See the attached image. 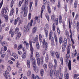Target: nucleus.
<instances>
[{
	"label": "nucleus",
	"instance_id": "1",
	"mask_svg": "<svg viewBox=\"0 0 79 79\" xmlns=\"http://www.w3.org/2000/svg\"><path fill=\"white\" fill-rule=\"evenodd\" d=\"M32 23H33V20L31 19V22L28 24V26L25 25L24 27L23 31L24 32H29V30H30V28L29 26L31 27L32 25Z\"/></svg>",
	"mask_w": 79,
	"mask_h": 79
},
{
	"label": "nucleus",
	"instance_id": "2",
	"mask_svg": "<svg viewBox=\"0 0 79 79\" xmlns=\"http://www.w3.org/2000/svg\"><path fill=\"white\" fill-rule=\"evenodd\" d=\"M7 10L8 9L7 8L5 9L3 8L1 13V15L3 16H4V17L5 19L6 22H7V21H8V16L5 15H6Z\"/></svg>",
	"mask_w": 79,
	"mask_h": 79
},
{
	"label": "nucleus",
	"instance_id": "3",
	"mask_svg": "<svg viewBox=\"0 0 79 79\" xmlns=\"http://www.w3.org/2000/svg\"><path fill=\"white\" fill-rule=\"evenodd\" d=\"M58 66L57 64H54V76L56 77L57 79H58L59 78V71L58 70H56V67Z\"/></svg>",
	"mask_w": 79,
	"mask_h": 79
},
{
	"label": "nucleus",
	"instance_id": "4",
	"mask_svg": "<svg viewBox=\"0 0 79 79\" xmlns=\"http://www.w3.org/2000/svg\"><path fill=\"white\" fill-rule=\"evenodd\" d=\"M19 28L18 27H16L15 31V34H17L16 36V39H19L21 37V33L20 32H19Z\"/></svg>",
	"mask_w": 79,
	"mask_h": 79
},
{
	"label": "nucleus",
	"instance_id": "5",
	"mask_svg": "<svg viewBox=\"0 0 79 79\" xmlns=\"http://www.w3.org/2000/svg\"><path fill=\"white\" fill-rule=\"evenodd\" d=\"M71 48L69 46L68 47V48L67 49V52L66 54V57L65 58V59L66 60V61H69V56H70V48Z\"/></svg>",
	"mask_w": 79,
	"mask_h": 79
},
{
	"label": "nucleus",
	"instance_id": "6",
	"mask_svg": "<svg viewBox=\"0 0 79 79\" xmlns=\"http://www.w3.org/2000/svg\"><path fill=\"white\" fill-rule=\"evenodd\" d=\"M37 20L38 23H40V16L37 17L36 16L34 19V20L33 21V26H34L35 24H36V21Z\"/></svg>",
	"mask_w": 79,
	"mask_h": 79
},
{
	"label": "nucleus",
	"instance_id": "7",
	"mask_svg": "<svg viewBox=\"0 0 79 79\" xmlns=\"http://www.w3.org/2000/svg\"><path fill=\"white\" fill-rule=\"evenodd\" d=\"M42 43L43 44V48H45L46 50L48 49V43L45 41V40L44 39L43 40Z\"/></svg>",
	"mask_w": 79,
	"mask_h": 79
},
{
	"label": "nucleus",
	"instance_id": "8",
	"mask_svg": "<svg viewBox=\"0 0 79 79\" xmlns=\"http://www.w3.org/2000/svg\"><path fill=\"white\" fill-rule=\"evenodd\" d=\"M6 79H10V74L8 71L6 70L5 71V74L4 75Z\"/></svg>",
	"mask_w": 79,
	"mask_h": 79
},
{
	"label": "nucleus",
	"instance_id": "9",
	"mask_svg": "<svg viewBox=\"0 0 79 79\" xmlns=\"http://www.w3.org/2000/svg\"><path fill=\"white\" fill-rule=\"evenodd\" d=\"M21 10L24 11V12H27L28 11V10L29 8L27 6H25L24 7V6H22Z\"/></svg>",
	"mask_w": 79,
	"mask_h": 79
},
{
	"label": "nucleus",
	"instance_id": "10",
	"mask_svg": "<svg viewBox=\"0 0 79 79\" xmlns=\"http://www.w3.org/2000/svg\"><path fill=\"white\" fill-rule=\"evenodd\" d=\"M29 44L30 45V50L31 51V53H33L34 52V48L32 47V41H31L29 42Z\"/></svg>",
	"mask_w": 79,
	"mask_h": 79
},
{
	"label": "nucleus",
	"instance_id": "11",
	"mask_svg": "<svg viewBox=\"0 0 79 79\" xmlns=\"http://www.w3.org/2000/svg\"><path fill=\"white\" fill-rule=\"evenodd\" d=\"M45 10V6L43 5L41 8V11L40 16L41 18H42V13H43V11H44Z\"/></svg>",
	"mask_w": 79,
	"mask_h": 79
},
{
	"label": "nucleus",
	"instance_id": "12",
	"mask_svg": "<svg viewBox=\"0 0 79 79\" xmlns=\"http://www.w3.org/2000/svg\"><path fill=\"white\" fill-rule=\"evenodd\" d=\"M11 56H13L15 59H18V56L15 52H13L11 55Z\"/></svg>",
	"mask_w": 79,
	"mask_h": 79
},
{
	"label": "nucleus",
	"instance_id": "13",
	"mask_svg": "<svg viewBox=\"0 0 79 79\" xmlns=\"http://www.w3.org/2000/svg\"><path fill=\"white\" fill-rule=\"evenodd\" d=\"M20 19V18H19V17H18L17 19H15V20L14 22V24L15 25H16L18 22L19 21Z\"/></svg>",
	"mask_w": 79,
	"mask_h": 79
},
{
	"label": "nucleus",
	"instance_id": "14",
	"mask_svg": "<svg viewBox=\"0 0 79 79\" xmlns=\"http://www.w3.org/2000/svg\"><path fill=\"white\" fill-rule=\"evenodd\" d=\"M35 59H34L33 60V68L34 69L35 68L37 67L36 66V64H35Z\"/></svg>",
	"mask_w": 79,
	"mask_h": 79
},
{
	"label": "nucleus",
	"instance_id": "15",
	"mask_svg": "<svg viewBox=\"0 0 79 79\" xmlns=\"http://www.w3.org/2000/svg\"><path fill=\"white\" fill-rule=\"evenodd\" d=\"M59 71L60 73L59 75V79H62L63 78V74L61 73V68H59Z\"/></svg>",
	"mask_w": 79,
	"mask_h": 79
},
{
	"label": "nucleus",
	"instance_id": "16",
	"mask_svg": "<svg viewBox=\"0 0 79 79\" xmlns=\"http://www.w3.org/2000/svg\"><path fill=\"white\" fill-rule=\"evenodd\" d=\"M0 26H1L2 27H4L5 26V23H3V21L2 20V19H0Z\"/></svg>",
	"mask_w": 79,
	"mask_h": 79
},
{
	"label": "nucleus",
	"instance_id": "17",
	"mask_svg": "<svg viewBox=\"0 0 79 79\" xmlns=\"http://www.w3.org/2000/svg\"><path fill=\"white\" fill-rule=\"evenodd\" d=\"M37 31V27H34L32 29V33L33 34H35Z\"/></svg>",
	"mask_w": 79,
	"mask_h": 79
},
{
	"label": "nucleus",
	"instance_id": "18",
	"mask_svg": "<svg viewBox=\"0 0 79 79\" xmlns=\"http://www.w3.org/2000/svg\"><path fill=\"white\" fill-rule=\"evenodd\" d=\"M27 55L26 54V52H24L22 56V57L23 59H24L26 58Z\"/></svg>",
	"mask_w": 79,
	"mask_h": 79
},
{
	"label": "nucleus",
	"instance_id": "19",
	"mask_svg": "<svg viewBox=\"0 0 79 79\" xmlns=\"http://www.w3.org/2000/svg\"><path fill=\"white\" fill-rule=\"evenodd\" d=\"M64 46L66 47L67 45V39L66 38H64Z\"/></svg>",
	"mask_w": 79,
	"mask_h": 79
},
{
	"label": "nucleus",
	"instance_id": "20",
	"mask_svg": "<svg viewBox=\"0 0 79 79\" xmlns=\"http://www.w3.org/2000/svg\"><path fill=\"white\" fill-rule=\"evenodd\" d=\"M54 39L55 42H56V44H58V38L56 37V35L55 34V33H54Z\"/></svg>",
	"mask_w": 79,
	"mask_h": 79
},
{
	"label": "nucleus",
	"instance_id": "21",
	"mask_svg": "<svg viewBox=\"0 0 79 79\" xmlns=\"http://www.w3.org/2000/svg\"><path fill=\"white\" fill-rule=\"evenodd\" d=\"M54 39L55 42H56V44H58V38L56 37V35L55 34V33H54Z\"/></svg>",
	"mask_w": 79,
	"mask_h": 79
},
{
	"label": "nucleus",
	"instance_id": "22",
	"mask_svg": "<svg viewBox=\"0 0 79 79\" xmlns=\"http://www.w3.org/2000/svg\"><path fill=\"white\" fill-rule=\"evenodd\" d=\"M69 69V70H71V60H69L68 64Z\"/></svg>",
	"mask_w": 79,
	"mask_h": 79
},
{
	"label": "nucleus",
	"instance_id": "23",
	"mask_svg": "<svg viewBox=\"0 0 79 79\" xmlns=\"http://www.w3.org/2000/svg\"><path fill=\"white\" fill-rule=\"evenodd\" d=\"M48 66L50 69H52L53 68V64L51 62H49Z\"/></svg>",
	"mask_w": 79,
	"mask_h": 79
},
{
	"label": "nucleus",
	"instance_id": "24",
	"mask_svg": "<svg viewBox=\"0 0 79 79\" xmlns=\"http://www.w3.org/2000/svg\"><path fill=\"white\" fill-rule=\"evenodd\" d=\"M1 44L2 46L5 47L6 45H7V43L6 42L3 41L1 43Z\"/></svg>",
	"mask_w": 79,
	"mask_h": 79
},
{
	"label": "nucleus",
	"instance_id": "25",
	"mask_svg": "<svg viewBox=\"0 0 79 79\" xmlns=\"http://www.w3.org/2000/svg\"><path fill=\"white\" fill-rule=\"evenodd\" d=\"M36 58V60H37V63L38 65V66H40V58H39V57H38Z\"/></svg>",
	"mask_w": 79,
	"mask_h": 79
},
{
	"label": "nucleus",
	"instance_id": "26",
	"mask_svg": "<svg viewBox=\"0 0 79 79\" xmlns=\"http://www.w3.org/2000/svg\"><path fill=\"white\" fill-rule=\"evenodd\" d=\"M27 65L28 66V68H30V67H31V64L30 63V60H27Z\"/></svg>",
	"mask_w": 79,
	"mask_h": 79
},
{
	"label": "nucleus",
	"instance_id": "27",
	"mask_svg": "<svg viewBox=\"0 0 79 79\" xmlns=\"http://www.w3.org/2000/svg\"><path fill=\"white\" fill-rule=\"evenodd\" d=\"M52 35H53V32L52 31H50V33L49 34V40H51V38H52Z\"/></svg>",
	"mask_w": 79,
	"mask_h": 79
},
{
	"label": "nucleus",
	"instance_id": "28",
	"mask_svg": "<svg viewBox=\"0 0 79 79\" xmlns=\"http://www.w3.org/2000/svg\"><path fill=\"white\" fill-rule=\"evenodd\" d=\"M55 54L56 58H57V59H58L59 58H60V55H59V54L58 52H56L55 53Z\"/></svg>",
	"mask_w": 79,
	"mask_h": 79
},
{
	"label": "nucleus",
	"instance_id": "29",
	"mask_svg": "<svg viewBox=\"0 0 79 79\" xmlns=\"http://www.w3.org/2000/svg\"><path fill=\"white\" fill-rule=\"evenodd\" d=\"M44 31L45 32V35H46V37H47V36L48 35V30H47L46 28H44Z\"/></svg>",
	"mask_w": 79,
	"mask_h": 79
},
{
	"label": "nucleus",
	"instance_id": "30",
	"mask_svg": "<svg viewBox=\"0 0 79 79\" xmlns=\"http://www.w3.org/2000/svg\"><path fill=\"white\" fill-rule=\"evenodd\" d=\"M62 20L63 19H62V16L61 15L59 16V23H62Z\"/></svg>",
	"mask_w": 79,
	"mask_h": 79
},
{
	"label": "nucleus",
	"instance_id": "31",
	"mask_svg": "<svg viewBox=\"0 0 79 79\" xmlns=\"http://www.w3.org/2000/svg\"><path fill=\"white\" fill-rule=\"evenodd\" d=\"M34 70L35 71V73H37L38 72H39V69L38 68H37V67H35L34 68H33Z\"/></svg>",
	"mask_w": 79,
	"mask_h": 79
},
{
	"label": "nucleus",
	"instance_id": "32",
	"mask_svg": "<svg viewBox=\"0 0 79 79\" xmlns=\"http://www.w3.org/2000/svg\"><path fill=\"white\" fill-rule=\"evenodd\" d=\"M64 76L66 79H69V73H67L66 74H64Z\"/></svg>",
	"mask_w": 79,
	"mask_h": 79
},
{
	"label": "nucleus",
	"instance_id": "33",
	"mask_svg": "<svg viewBox=\"0 0 79 79\" xmlns=\"http://www.w3.org/2000/svg\"><path fill=\"white\" fill-rule=\"evenodd\" d=\"M44 70L43 69H41L40 71V73L41 74V76H44Z\"/></svg>",
	"mask_w": 79,
	"mask_h": 79
},
{
	"label": "nucleus",
	"instance_id": "34",
	"mask_svg": "<svg viewBox=\"0 0 79 79\" xmlns=\"http://www.w3.org/2000/svg\"><path fill=\"white\" fill-rule=\"evenodd\" d=\"M77 1L75 0L74 3V6L75 8H77Z\"/></svg>",
	"mask_w": 79,
	"mask_h": 79
},
{
	"label": "nucleus",
	"instance_id": "35",
	"mask_svg": "<svg viewBox=\"0 0 79 79\" xmlns=\"http://www.w3.org/2000/svg\"><path fill=\"white\" fill-rule=\"evenodd\" d=\"M79 76V74H75L73 76V78L74 79H77V77H78V76Z\"/></svg>",
	"mask_w": 79,
	"mask_h": 79
},
{
	"label": "nucleus",
	"instance_id": "36",
	"mask_svg": "<svg viewBox=\"0 0 79 79\" xmlns=\"http://www.w3.org/2000/svg\"><path fill=\"white\" fill-rule=\"evenodd\" d=\"M7 70H8L9 71H11V67H10V65H8L7 66Z\"/></svg>",
	"mask_w": 79,
	"mask_h": 79
},
{
	"label": "nucleus",
	"instance_id": "37",
	"mask_svg": "<svg viewBox=\"0 0 79 79\" xmlns=\"http://www.w3.org/2000/svg\"><path fill=\"white\" fill-rule=\"evenodd\" d=\"M45 61L46 62H48V54H46L45 56Z\"/></svg>",
	"mask_w": 79,
	"mask_h": 79
},
{
	"label": "nucleus",
	"instance_id": "38",
	"mask_svg": "<svg viewBox=\"0 0 79 79\" xmlns=\"http://www.w3.org/2000/svg\"><path fill=\"white\" fill-rule=\"evenodd\" d=\"M24 5L25 6L28 5V0H25Z\"/></svg>",
	"mask_w": 79,
	"mask_h": 79
},
{
	"label": "nucleus",
	"instance_id": "39",
	"mask_svg": "<svg viewBox=\"0 0 79 79\" xmlns=\"http://www.w3.org/2000/svg\"><path fill=\"white\" fill-rule=\"evenodd\" d=\"M50 75L51 77H52V76H53V70L51 69L50 71Z\"/></svg>",
	"mask_w": 79,
	"mask_h": 79
},
{
	"label": "nucleus",
	"instance_id": "40",
	"mask_svg": "<svg viewBox=\"0 0 79 79\" xmlns=\"http://www.w3.org/2000/svg\"><path fill=\"white\" fill-rule=\"evenodd\" d=\"M36 47L37 49L38 50L40 49V46L39 45V43H38L37 42L36 43Z\"/></svg>",
	"mask_w": 79,
	"mask_h": 79
},
{
	"label": "nucleus",
	"instance_id": "41",
	"mask_svg": "<svg viewBox=\"0 0 79 79\" xmlns=\"http://www.w3.org/2000/svg\"><path fill=\"white\" fill-rule=\"evenodd\" d=\"M14 11V9H11L10 14V15H13Z\"/></svg>",
	"mask_w": 79,
	"mask_h": 79
},
{
	"label": "nucleus",
	"instance_id": "42",
	"mask_svg": "<svg viewBox=\"0 0 79 79\" xmlns=\"http://www.w3.org/2000/svg\"><path fill=\"white\" fill-rule=\"evenodd\" d=\"M35 55L36 58H39V57H40V55H39V52H36Z\"/></svg>",
	"mask_w": 79,
	"mask_h": 79
},
{
	"label": "nucleus",
	"instance_id": "43",
	"mask_svg": "<svg viewBox=\"0 0 79 79\" xmlns=\"http://www.w3.org/2000/svg\"><path fill=\"white\" fill-rule=\"evenodd\" d=\"M3 39V36L2 35H0V43H1L2 42V40Z\"/></svg>",
	"mask_w": 79,
	"mask_h": 79
},
{
	"label": "nucleus",
	"instance_id": "44",
	"mask_svg": "<svg viewBox=\"0 0 79 79\" xmlns=\"http://www.w3.org/2000/svg\"><path fill=\"white\" fill-rule=\"evenodd\" d=\"M45 16L47 18V19L48 21H49L50 19H49V17L48 16V14H46Z\"/></svg>",
	"mask_w": 79,
	"mask_h": 79
},
{
	"label": "nucleus",
	"instance_id": "45",
	"mask_svg": "<svg viewBox=\"0 0 79 79\" xmlns=\"http://www.w3.org/2000/svg\"><path fill=\"white\" fill-rule=\"evenodd\" d=\"M44 68L45 70H47V65L46 64H45L44 65Z\"/></svg>",
	"mask_w": 79,
	"mask_h": 79
},
{
	"label": "nucleus",
	"instance_id": "46",
	"mask_svg": "<svg viewBox=\"0 0 79 79\" xmlns=\"http://www.w3.org/2000/svg\"><path fill=\"white\" fill-rule=\"evenodd\" d=\"M60 61L62 65H63V57H60Z\"/></svg>",
	"mask_w": 79,
	"mask_h": 79
},
{
	"label": "nucleus",
	"instance_id": "47",
	"mask_svg": "<svg viewBox=\"0 0 79 79\" xmlns=\"http://www.w3.org/2000/svg\"><path fill=\"white\" fill-rule=\"evenodd\" d=\"M51 44L52 45L54 44V38L53 37L52 38Z\"/></svg>",
	"mask_w": 79,
	"mask_h": 79
},
{
	"label": "nucleus",
	"instance_id": "48",
	"mask_svg": "<svg viewBox=\"0 0 79 79\" xmlns=\"http://www.w3.org/2000/svg\"><path fill=\"white\" fill-rule=\"evenodd\" d=\"M23 48V46L21 44H20L18 47L17 50H20L21 48Z\"/></svg>",
	"mask_w": 79,
	"mask_h": 79
},
{
	"label": "nucleus",
	"instance_id": "49",
	"mask_svg": "<svg viewBox=\"0 0 79 79\" xmlns=\"http://www.w3.org/2000/svg\"><path fill=\"white\" fill-rule=\"evenodd\" d=\"M14 4V1L13 0L11 1V4H10V7L11 8H12V7H13Z\"/></svg>",
	"mask_w": 79,
	"mask_h": 79
},
{
	"label": "nucleus",
	"instance_id": "50",
	"mask_svg": "<svg viewBox=\"0 0 79 79\" xmlns=\"http://www.w3.org/2000/svg\"><path fill=\"white\" fill-rule=\"evenodd\" d=\"M51 55L52 56L54 57L55 56V52L52 51L51 52Z\"/></svg>",
	"mask_w": 79,
	"mask_h": 79
},
{
	"label": "nucleus",
	"instance_id": "51",
	"mask_svg": "<svg viewBox=\"0 0 79 79\" xmlns=\"http://www.w3.org/2000/svg\"><path fill=\"white\" fill-rule=\"evenodd\" d=\"M27 76H31V72L30 71L28 70L27 73Z\"/></svg>",
	"mask_w": 79,
	"mask_h": 79
},
{
	"label": "nucleus",
	"instance_id": "52",
	"mask_svg": "<svg viewBox=\"0 0 79 79\" xmlns=\"http://www.w3.org/2000/svg\"><path fill=\"white\" fill-rule=\"evenodd\" d=\"M52 30H53V31H55V25L54 23L53 24Z\"/></svg>",
	"mask_w": 79,
	"mask_h": 79
},
{
	"label": "nucleus",
	"instance_id": "53",
	"mask_svg": "<svg viewBox=\"0 0 79 79\" xmlns=\"http://www.w3.org/2000/svg\"><path fill=\"white\" fill-rule=\"evenodd\" d=\"M4 52H5V51L3 49V48H2L1 49V51H0V54H2V53H4Z\"/></svg>",
	"mask_w": 79,
	"mask_h": 79
},
{
	"label": "nucleus",
	"instance_id": "54",
	"mask_svg": "<svg viewBox=\"0 0 79 79\" xmlns=\"http://www.w3.org/2000/svg\"><path fill=\"white\" fill-rule=\"evenodd\" d=\"M76 26H77V29H78L79 28V22H77Z\"/></svg>",
	"mask_w": 79,
	"mask_h": 79
},
{
	"label": "nucleus",
	"instance_id": "55",
	"mask_svg": "<svg viewBox=\"0 0 79 79\" xmlns=\"http://www.w3.org/2000/svg\"><path fill=\"white\" fill-rule=\"evenodd\" d=\"M57 6L58 8H60L61 7V6L60 5V1H58V5Z\"/></svg>",
	"mask_w": 79,
	"mask_h": 79
},
{
	"label": "nucleus",
	"instance_id": "56",
	"mask_svg": "<svg viewBox=\"0 0 79 79\" xmlns=\"http://www.w3.org/2000/svg\"><path fill=\"white\" fill-rule=\"evenodd\" d=\"M31 19V13H29L28 15V19L30 20Z\"/></svg>",
	"mask_w": 79,
	"mask_h": 79
},
{
	"label": "nucleus",
	"instance_id": "57",
	"mask_svg": "<svg viewBox=\"0 0 79 79\" xmlns=\"http://www.w3.org/2000/svg\"><path fill=\"white\" fill-rule=\"evenodd\" d=\"M55 22L56 23V25H58V18H56L55 19Z\"/></svg>",
	"mask_w": 79,
	"mask_h": 79
},
{
	"label": "nucleus",
	"instance_id": "58",
	"mask_svg": "<svg viewBox=\"0 0 79 79\" xmlns=\"http://www.w3.org/2000/svg\"><path fill=\"white\" fill-rule=\"evenodd\" d=\"M3 0H2L0 3V9L2 7V5H3Z\"/></svg>",
	"mask_w": 79,
	"mask_h": 79
},
{
	"label": "nucleus",
	"instance_id": "59",
	"mask_svg": "<svg viewBox=\"0 0 79 79\" xmlns=\"http://www.w3.org/2000/svg\"><path fill=\"white\" fill-rule=\"evenodd\" d=\"M48 13H51V10H50V8L49 6H48Z\"/></svg>",
	"mask_w": 79,
	"mask_h": 79
},
{
	"label": "nucleus",
	"instance_id": "60",
	"mask_svg": "<svg viewBox=\"0 0 79 79\" xmlns=\"http://www.w3.org/2000/svg\"><path fill=\"white\" fill-rule=\"evenodd\" d=\"M55 19V15H52L51 16V19L52 20H54Z\"/></svg>",
	"mask_w": 79,
	"mask_h": 79
},
{
	"label": "nucleus",
	"instance_id": "61",
	"mask_svg": "<svg viewBox=\"0 0 79 79\" xmlns=\"http://www.w3.org/2000/svg\"><path fill=\"white\" fill-rule=\"evenodd\" d=\"M1 57L2 58H4L5 57V55L4 54V53L1 54Z\"/></svg>",
	"mask_w": 79,
	"mask_h": 79
},
{
	"label": "nucleus",
	"instance_id": "62",
	"mask_svg": "<svg viewBox=\"0 0 79 79\" xmlns=\"http://www.w3.org/2000/svg\"><path fill=\"white\" fill-rule=\"evenodd\" d=\"M30 58L31 60H34V59H33V53H31V57Z\"/></svg>",
	"mask_w": 79,
	"mask_h": 79
},
{
	"label": "nucleus",
	"instance_id": "63",
	"mask_svg": "<svg viewBox=\"0 0 79 79\" xmlns=\"http://www.w3.org/2000/svg\"><path fill=\"white\" fill-rule=\"evenodd\" d=\"M23 16L24 17H26L27 16V12H24Z\"/></svg>",
	"mask_w": 79,
	"mask_h": 79
},
{
	"label": "nucleus",
	"instance_id": "64",
	"mask_svg": "<svg viewBox=\"0 0 79 79\" xmlns=\"http://www.w3.org/2000/svg\"><path fill=\"white\" fill-rule=\"evenodd\" d=\"M22 50L24 52H24H27V50H26V49L25 48H23L22 49Z\"/></svg>",
	"mask_w": 79,
	"mask_h": 79
}]
</instances>
